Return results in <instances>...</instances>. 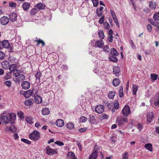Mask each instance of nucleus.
I'll return each instance as SVG.
<instances>
[{
  "instance_id": "36",
  "label": "nucleus",
  "mask_w": 159,
  "mask_h": 159,
  "mask_svg": "<svg viewBox=\"0 0 159 159\" xmlns=\"http://www.w3.org/2000/svg\"><path fill=\"white\" fill-rule=\"evenodd\" d=\"M66 127L70 129H71L74 128V125L72 123H68L66 124Z\"/></svg>"
},
{
  "instance_id": "45",
  "label": "nucleus",
  "mask_w": 159,
  "mask_h": 159,
  "mask_svg": "<svg viewBox=\"0 0 159 159\" xmlns=\"http://www.w3.org/2000/svg\"><path fill=\"white\" fill-rule=\"evenodd\" d=\"M114 107L116 109H118L119 107V104L117 100H116L114 101Z\"/></svg>"
},
{
  "instance_id": "34",
  "label": "nucleus",
  "mask_w": 159,
  "mask_h": 159,
  "mask_svg": "<svg viewBox=\"0 0 159 159\" xmlns=\"http://www.w3.org/2000/svg\"><path fill=\"white\" fill-rule=\"evenodd\" d=\"M68 156L70 159H76L74 153L73 152H70L68 153Z\"/></svg>"
},
{
  "instance_id": "13",
  "label": "nucleus",
  "mask_w": 159,
  "mask_h": 159,
  "mask_svg": "<svg viewBox=\"0 0 159 159\" xmlns=\"http://www.w3.org/2000/svg\"><path fill=\"white\" fill-rule=\"evenodd\" d=\"M1 65L2 68L5 69H9V67L10 66L9 62L7 61H3L1 63Z\"/></svg>"
},
{
  "instance_id": "61",
  "label": "nucleus",
  "mask_w": 159,
  "mask_h": 159,
  "mask_svg": "<svg viewBox=\"0 0 159 159\" xmlns=\"http://www.w3.org/2000/svg\"><path fill=\"white\" fill-rule=\"evenodd\" d=\"M113 36L112 35H109L108 36V39L110 42H111L113 41Z\"/></svg>"
},
{
  "instance_id": "1",
  "label": "nucleus",
  "mask_w": 159,
  "mask_h": 159,
  "mask_svg": "<svg viewBox=\"0 0 159 159\" xmlns=\"http://www.w3.org/2000/svg\"><path fill=\"white\" fill-rule=\"evenodd\" d=\"M11 62L12 64L10 65L9 67L10 71V72H12L13 75L16 77H17L20 75V71L17 70V65L16 63H14L13 61H12L11 60Z\"/></svg>"
},
{
  "instance_id": "52",
  "label": "nucleus",
  "mask_w": 159,
  "mask_h": 159,
  "mask_svg": "<svg viewBox=\"0 0 159 159\" xmlns=\"http://www.w3.org/2000/svg\"><path fill=\"white\" fill-rule=\"evenodd\" d=\"M11 72L10 71L9 72L7 73V75L5 76L4 78L6 80H7L10 79L11 76Z\"/></svg>"
},
{
  "instance_id": "25",
  "label": "nucleus",
  "mask_w": 159,
  "mask_h": 159,
  "mask_svg": "<svg viewBox=\"0 0 159 159\" xmlns=\"http://www.w3.org/2000/svg\"><path fill=\"white\" fill-rule=\"evenodd\" d=\"M42 114L43 115H48L50 112L48 108H43L42 110Z\"/></svg>"
},
{
  "instance_id": "54",
  "label": "nucleus",
  "mask_w": 159,
  "mask_h": 159,
  "mask_svg": "<svg viewBox=\"0 0 159 159\" xmlns=\"http://www.w3.org/2000/svg\"><path fill=\"white\" fill-rule=\"evenodd\" d=\"M41 76V73L40 72H38L36 75L35 77L36 78V79H38L39 80L40 79V77Z\"/></svg>"
},
{
  "instance_id": "22",
  "label": "nucleus",
  "mask_w": 159,
  "mask_h": 159,
  "mask_svg": "<svg viewBox=\"0 0 159 159\" xmlns=\"http://www.w3.org/2000/svg\"><path fill=\"white\" fill-rule=\"evenodd\" d=\"M120 81L117 78L114 79L112 81V84L114 86H118L120 84Z\"/></svg>"
},
{
  "instance_id": "3",
  "label": "nucleus",
  "mask_w": 159,
  "mask_h": 159,
  "mask_svg": "<svg viewBox=\"0 0 159 159\" xmlns=\"http://www.w3.org/2000/svg\"><path fill=\"white\" fill-rule=\"evenodd\" d=\"M116 123L120 126L124 125L125 123L128 122V119L126 117L120 116L117 117L116 118Z\"/></svg>"
},
{
  "instance_id": "55",
  "label": "nucleus",
  "mask_w": 159,
  "mask_h": 159,
  "mask_svg": "<svg viewBox=\"0 0 159 159\" xmlns=\"http://www.w3.org/2000/svg\"><path fill=\"white\" fill-rule=\"evenodd\" d=\"M4 84L8 87H10L11 84V82L10 81H7L5 82Z\"/></svg>"
},
{
  "instance_id": "9",
  "label": "nucleus",
  "mask_w": 159,
  "mask_h": 159,
  "mask_svg": "<svg viewBox=\"0 0 159 159\" xmlns=\"http://www.w3.org/2000/svg\"><path fill=\"white\" fill-rule=\"evenodd\" d=\"M9 21V18L6 16L2 17L0 19L1 24L3 25H6L7 24Z\"/></svg>"
},
{
  "instance_id": "31",
  "label": "nucleus",
  "mask_w": 159,
  "mask_h": 159,
  "mask_svg": "<svg viewBox=\"0 0 159 159\" xmlns=\"http://www.w3.org/2000/svg\"><path fill=\"white\" fill-rule=\"evenodd\" d=\"M154 102L155 105L159 107V93L157 94V98L154 101Z\"/></svg>"
},
{
  "instance_id": "23",
  "label": "nucleus",
  "mask_w": 159,
  "mask_h": 159,
  "mask_svg": "<svg viewBox=\"0 0 159 159\" xmlns=\"http://www.w3.org/2000/svg\"><path fill=\"white\" fill-rule=\"evenodd\" d=\"M144 147L146 149L150 152H152V146L151 143H148L146 144L145 145Z\"/></svg>"
},
{
  "instance_id": "50",
  "label": "nucleus",
  "mask_w": 159,
  "mask_h": 159,
  "mask_svg": "<svg viewBox=\"0 0 159 159\" xmlns=\"http://www.w3.org/2000/svg\"><path fill=\"white\" fill-rule=\"evenodd\" d=\"M100 117L101 119H107L108 117V116L106 114H103L100 116Z\"/></svg>"
},
{
  "instance_id": "49",
  "label": "nucleus",
  "mask_w": 159,
  "mask_h": 159,
  "mask_svg": "<svg viewBox=\"0 0 159 159\" xmlns=\"http://www.w3.org/2000/svg\"><path fill=\"white\" fill-rule=\"evenodd\" d=\"M103 51L106 52L107 53L109 52V48L108 46L105 45L102 48Z\"/></svg>"
},
{
  "instance_id": "35",
  "label": "nucleus",
  "mask_w": 159,
  "mask_h": 159,
  "mask_svg": "<svg viewBox=\"0 0 159 159\" xmlns=\"http://www.w3.org/2000/svg\"><path fill=\"white\" fill-rule=\"evenodd\" d=\"M25 104L27 106L31 105L33 104L32 101L30 99H28L24 102Z\"/></svg>"
},
{
  "instance_id": "42",
  "label": "nucleus",
  "mask_w": 159,
  "mask_h": 159,
  "mask_svg": "<svg viewBox=\"0 0 159 159\" xmlns=\"http://www.w3.org/2000/svg\"><path fill=\"white\" fill-rule=\"evenodd\" d=\"M87 120V117L82 116L79 119V121L81 122H85Z\"/></svg>"
},
{
  "instance_id": "57",
  "label": "nucleus",
  "mask_w": 159,
  "mask_h": 159,
  "mask_svg": "<svg viewBox=\"0 0 159 159\" xmlns=\"http://www.w3.org/2000/svg\"><path fill=\"white\" fill-rule=\"evenodd\" d=\"M92 2L93 3V6L95 7L97 6L98 2V0H92Z\"/></svg>"
},
{
  "instance_id": "28",
  "label": "nucleus",
  "mask_w": 159,
  "mask_h": 159,
  "mask_svg": "<svg viewBox=\"0 0 159 159\" xmlns=\"http://www.w3.org/2000/svg\"><path fill=\"white\" fill-rule=\"evenodd\" d=\"M96 119L95 116L92 115H89V122L91 123H94L96 121Z\"/></svg>"
},
{
  "instance_id": "59",
  "label": "nucleus",
  "mask_w": 159,
  "mask_h": 159,
  "mask_svg": "<svg viewBox=\"0 0 159 159\" xmlns=\"http://www.w3.org/2000/svg\"><path fill=\"white\" fill-rule=\"evenodd\" d=\"M5 57V55L2 51H0V59H3Z\"/></svg>"
},
{
  "instance_id": "29",
  "label": "nucleus",
  "mask_w": 159,
  "mask_h": 159,
  "mask_svg": "<svg viewBox=\"0 0 159 159\" xmlns=\"http://www.w3.org/2000/svg\"><path fill=\"white\" fill-rule=\"evenodd\" d=\"M17 115L20 119L22 120L24 119L25 117L24 114L23 112L21 111H18L17 113Z\"/></svg>"
},
{
  "instance_id": "39",
  "label": "nucleus",
  "mask_w": 159,
  "mask_h": 159,
  "mask_svg": "<svg viewBox=\"0 0 159 159\" xmlns=\"http://www.w3.org/2000/svg\"><path fill=\"white\" fill-rule=\"evenodd\" d=\"M35 42H38V43L37 44V45H38L40 43H42V47H43L45 45L44 42L43 40H41L40 39L35 40Z\"/></svg>"
},
{
  "instance_id": "48",
  "label": "nucleus",
  "mask_w": 159,
  "mask_h": 159,
  "mask_svg": "<svg viewBox=\"0 0 159 159\" xmlns=\"http://www.w3.org/2000/svg\"><path fill=\"white\" fill-rule=\"evenodd\" d=\"M153 18L155 20L158 21L159 20V13H156L154 15Z\"/></svg>"
},
{
  "instance_id": "26",
  "label": "nucleus",
  "mask_w": 159,
  "mask_h": 159,
  "mask_svg": "<svg viewBox=\"0 0 159 159\" xmlns=\"http://www.w3.org/2000/svg\"><path fill=\"white\" fill-rule=\"evenodd\" d=\"M116 94L115 92L114 91L109 92L108 94V97L110 99H113Z\"/></svg>"
},
{
  "instance_id": "64",
  "label": "nucleus",
  "mask_w": 159,
  "mask_h": 159,
  "mask_svg": "<svg viewBox=\"0 0 159 159\" xmlns=\"http://www.w3.org/2000/svg\"><path fill=\"white\" fill-rule=\"evenodd\" d=\"M147 29L149 32H151L152 30V26L150 24H148L147 26Z\"/></svg>"
},
{
  "instance_id": "24",
  "label": "nucleus",
  "mask_w": 159,
  "mask_h": 159,
  "mask_svg": "<svg viewBox=\"0 0 159 159\" xmlns=\"http://www.w3.org/2000/svg\"><path fill=\"white\" fill-rule=\"evenodd\" d=\"M111 55L114 56H117L118 55V52L115 48H112L111 49Z\"/></svg>"
},
{
  "instance_id": "8",
  "label": "nucleus",
  "mask_w": 159,
  "mask_h": 159,
  "mask_svg": "<svg viewBox=\"0 0 159 159\" xmlns=\"http://www.w3.org/2000/svg\"><path fill=\"white\" fill-rule=\"evenodd\" d=\"M16 119V115L15 113L11 112L9 114V122L11 124H12Z\"/></svg>"
},
{
  "instance_id": "11",
  "label": "nucleus",
  "mask_w": 159,
  "mask_h": 159,
  "mask_svg": "<svg viewBox=\"0 0 159 159\" xmlns=\"http://www.w3.org/2000/svg\"><path fill=\"white\" fill-rule=\"evenodd\" d=\"M33 90L30 89L24 93L23 95L24 97L28 98L31 96H33Z\"/></svg>"
},
{
  "instance_id": "32",
  "label": "nucleus",
  "mask_w": 159,
  "mask_h": 159,
  "mask_svg": "<svg viewBox=\"0 0 159 159\" xmlns=\"http://www.w3.org/2000/svg\"><path fill=\"white\" fill-rule=\"evenodd\" d=\"M137 85H133L132 86L133 94L135 95L136 93V92L138 90Z\"/></svg>"
},
{
  "instance_id": "58",
  "label": "nucleus",
  "mask_w": 159,
  "mask_h": 159,
  "mask_svg": "<svg viewBox=\"0 0 159 159\" xmlns=\"http://www.w3.org/2000/svg\"><path fill=\"white\" fill-rule=\"evenodd\" d=\"M151 24L152 25L156 27H157L159 28V23L158 22H151Z\"/></svg>"
},
{
  "instance_id": "47",
  "label": "nucleus",
  "mask_w": 159,
  "mask_h": 159,
  "mask_svg": "<svg viewBox=\"0 0 159 159\" xmlns=\"http://www.w3.org/2000/svg\"><path fill=\"white\" fill-rule=\"evenodd\" d=\"M37 9L35 7L32 9L30 11V14L34 15L37 12Z\"/></svg>"
},
{
  "instance_id": "17",
  "label": "nucleus",
  "mask_w": 159,
  "mask_h": 159,
  "mask_svg": "<svg viewBox=\"0 0 159 159\" xmlns=\"http://www.w3.org/2000/svg\"><path fill=\"white\" fill-rule=\"evenodd\" d=\"M113 72L116 76H118L120 72V68L118 66H115L113 68Z\"/></svg>"
},
{
  "instance_id": "56",
  "label": "nucleus",
  "mask_w": 159,
  "mask_h": 159,
  "mask_svg": "<svg viewBox=\"0 0 159 159\" xmlns=\"http://www.w3.org/2000/svg\"><path fill=\"white\" fill-rule=\"evenodd\" d=\"M21 140L23 142L28 144H30L31 143V142L30 141H29V140H27L26 139H21Z\"/></svg>"
},
{
  "instance_id": "7",
  "label": "nucleus",
  "mask_w": 159,
  "mask_h": 159,
  "mask_svg": "<svg viewBox=\"0 0 159 159\" xmlns=\"http://www.w3.org/2000/svg\"><path fill=\"white\" fill-rule=\"evenodd\" d=\"M45 149L46 152L48 155H53L57 153L55 149H52L48 146L46 147Z\"/></svg>"
},
{
  "instance_id": "14",
  "label": "nucleus",
  "mask_w": 159,
  "mask_h": 159,
  "mask_svg": "<svg viewBox=\"0 0 159 159\" xmlns=\"http://www.w3.org/2000/svg\"><path fill=\"white\" fill-rule=\"evenodd\" d=\"M56 124L57 126L61 127L64 125V121L62 120L59 119L56 121Z\"/></svg>"
},
{
  "instance_id": "60",
  "label": "nucleus",
  "mask_w": 159,
  "mask_h": 159,
  "mask_svg": "<svg viewBox=\"0 0 159 159\" xmlns=\"http://www.w3.org/2000/svg\"><path fill=\"white\" fill-rule=\"evenodd\" d=\"M128 153L127 152L125 153L123 155V159H128Z\"/></svg>"
},
{
  "instance_id": "10",
  "label": "nucleus",
  "mask_w": 159,
  "mask_h": 159,
  "mask_svg": "<svg viewBox=\"0 0 159 159\" xmlns=\"http://www.w3.org/2000/svg\"><path fill=\"white\" fill-rule=\"evenodd\" d=\"M21 85L22 88L25 89H29L30 86V84L27 81H24L21 83Z\"/></svg>"
},
{
  "instance_id": "43",
  "label": "nucleus",
  "mask_w": 159,
  "mask_h": 159,
  "mask_svg": "<svg viewBox=\"0 0 159 159\" xmlns=\"http://www.w3.org/2000/svg\"><path fill=\"white\" fill-rule=\"evenodd\" d=\"M98 35L99 36V37L101 39H102L104 38V35L103 34V32L102 31L100 30L98 32Z\"/></svg>"
},
{
  "instance_id": "5",
  "label": "nucleus",
  "mask_w": 159,
  "mask_h": 159,
  "mask_svg": "<svg viewBox=\"0 0 159 159\" xmlns=\"http://www.w3.org/2000/svg\"><path fill=\"white\" fill-rule=\"evenodd\" d=\"M4 113L1 114L0 119L1 121L3 123L5 124H8L9 123V117L7 116L3 115Z\"/></svg>"
},
{
  "instance_id": "12",
  "label": "nucleus",
  "mask_w": 159,
  "mask_h": 159,
  "mask_svg": "<svg viewBox=\"0 0 159 159\" xmlns=\"http://www.w3.org/2000/svg\"><path fill=\"white\" fill-rule=\"evenodd\" d=\"M104 45V43L102 40H100L97 41L95 43V47L101 48Z\"/></svg>"
},
{
  "instance_id": "46",
  "label": "nucleus",
  "mask_w": 159,
  "mask_h": 159,
  "mask_svg": "<svg viewBox=\"0 0 159 159\" xmlns=\"http://www.w3.org/2000/svg\"><path fill=\"white\" fill-rule=\"evenodd\" d=\"M104 27L107 30H109L110 26L109 24L107 22H105L103 24Z\"/></svg>"
},
{
  "instance_id": "27",
  "label": "nucleus",
  "mask_w": 159,
  "mask_h": 159,
  "mask_svg": "<svg viewBox=\"0 0 159 159\" xmlns=\"http://www.w3.org/2000/svg\"><path fill=\"white\" fill-rule=\"evenodd\" d=\"M153 117V114L152 113L148 115L147 122H148V123H150L152 122Z\"/></svg>"
},
{
  "instance_id": "16",
  "label": "nucleus",
  "mask_w": 159,
  "mask_h": 159,
  "mask_svg": "<svg viewBox=\"0 0 159 159\" xmlns=\"http://www.w3.org/2000/svg\"><path fill=\"white\" fill-rule=\"evenodd\" d=\"M30 4L29 3L25 2L23 3L22 7L24 11H27L30 8Z\"/></svg>"
},
{
  "instance_id": "33",
  "label": "nucleus",
  "mask_w": 159,
  "mask_h": 159,
  "mask_svg": "<svg viewBox=\"0 0 159 159\" xmlns=\"http://www.w3.org/2000/svg\"><path fill=\"white\" fill-rule=\"evenodd\" d=\"M26 121L29 124H32L33 123V119L31 116H27L25 119Z\"/></svg>"
},
{
  "instance_id": "63",
  "label": "nucleus",
  "mask_w": 159,
  "mask_h": 159,
  "mask_svg": "<svg viewBox=\"0 0 159 159\" xmlns=\"http://www.w3.org/2000/svg\"><path fill=\"white\" fill-rule=\"evenodd\" d=\"M110 11H111V15L113 18H114L116 17L114 11L112 10H111Z\"/></svg>"
},
{
  "instance_id": "51",
  "label": "nucleus",
  "mask_w": 159,
  "mask_h": 159,
  "mask_svg": "<svg viewBox=\"0 0 159 159\" xmlns=\"http://www.w3.org/2000/svg\"><path fill=\"white\" fill-rule=\"evenodd\" d=\"M102 11L99 10V9L98 8L96 10V14L98 17H100L102 16Z\"/></svg>"
},
{
  "instance_id": "30",
  "label": "nucleus",
  "mask_w": 159,
  "mask_h": 159,
  "mask_svg": "<svg viewBox=\"0 0 159 159\" xmlns=\"http://www.w3.org/2000/svg\"><path fill=\"white\" fill-rule=\"evenodd\" d=\"M119 95L120 98H122L123 96V88L122 86H120L119 87Z\"/></svg>"
},
{
  "instance_id": "6",
  "label": "nucleus",
  "mask_w": 159,
  "mask_h": 159,
  "mask_svg": "<svg viewBox=\"0 0 159 159\" xmlns=\"http://www.w3.org/2000/svg\"><path fill=\"white\" fill-rule=\"evenodd\" d=\"M104 107L103 105H99L95 107V111L97 113L101 114L104 111Z\"/></svg>"
},
{
  "instance_id": "19",
  "label": "nucleus",
  "mask_w": 159,
  "mask_h": 159,
  "mask_svg": "<svg viewBox=\"0 0 159 159\" xmlns=\"http://www.w3.org/2000/svg\"><path fill=\"white\" fill-rule=\"evenodd\" d=\"M98 155V152L95 151L89 156V159H96Z\"/></svg>"
},
{
  "instance_id": "53",
  "label": "nucleus",
  "mask_w": 159,
  "mask_h": 159,
  "mask_svg": "<svg viewBox=\"0 0 159 159\" xmlns=\"http://www.w3.org/2000/svg\"><path fill=\"white\" fill-rule=\"evenodd\" d=\"M105 19V16H103L102 17L100 18L99 20V23L100 24H102L104 23Z\"/></svg>"
},
{
  "instance_id": "21",
  "label": "nucleus",
  "mask_w": 159,
  "mask_h": 159,
  "mask_svg": "<svg viewBox=\"0 0 159 159\" xmlns=\"http://www.w3.org/2000/svg\"><path fill=\"white\" fill-rule=\"evenodd\" d=\"M37 9L38 8L39 9L43 10L45 8V5L42 3H39L37 4L35 6Z\"/></svg>"
},
{
  "instance_id": "62",
  "label": "nucleus",
  "mask_w": 159,
  "mask_h": 159,
  "mask_svg": "<svg viewBox=\"0 0 159 159\" xmlns=\"http://www.w3.org/2000/svg\"><path fill=\"white\" fill-rule=\"evenodd\" d=\"M16 6V4L15 3L11 2L9 3V6L11 7H15Z\"/></svg>"
},
{
  "instance_id": "38",
  "label": "nucleus",
  "mask_w": 159,
  "mask_h": 159,
  "mask_svg": "<svg viewBox=\"0 0 159 159\" xmlns=\"http://www.w3.org/2000/svg\"><path fill=\"white\" fill-rule=\"evenodd\" d=\"M115 56H111L109 57V59L110 61H111L114 62H117L118 61L117 58L115 57Z\"/></svg>"
},
{
  "instance_id": "15",
  "label": "nucleus",
  "mask_w": 159,
  "mask_h": 159,
  "mask_svg": "<svg viewBox=\"0 0 159 159\" xmlns=\"http://www.w3.org/2000/svg\"><path fill=\"white\" fill-rule=\"evenodd\" d=\"M9 18L11 21L14 22L17 19V15L15 13H11L9 15Z\"/></svg>"
},
{
  "instance_id": "20",
  "label": "nucleus",
  "mask_w": 159,
  "mask_h": 159,
  "mask_svg": "<svg viewBox=\"0 0 159 159\" xmlns=\"http://www.w3.org/2000/svg\"><path fill=\"white\" fill-rule=\"evenodd\" d=\"M35 102L36 103H41L42 102V98L39 95H37L35 97Z\"/></svg>"
},
{
  "instance_id": "40",
  "label": "nucleus",
  "mask_w": 159,
  "mask_h": 159,
  "mask_svg": "<svg viewBox=\"0 0 159 159\" xmlns=\"http://www.w3.org/2000/svg\"><path fill=\"white\" fill-rule=\"evenodd\" d=\"M8 129L10 130L13 133H16L17 131V129L15 126L14 125L12 126V127L11 128L10 127H9Z\"/></svg>"
},
{
  "instance_id": "44",
  "label": "nucleus",
  "mask_w": 159,
  "mask_h": 159,
  "mask_svg": "<svg viewBox=\"0 0 159 159\" xmlns=\"http://www.w3.org/2000/svg\"><path fill=\"white\" fill-rule=\"evenodd\" d=\"M20 75L17 77L18 78V80H24L25 79V76L23 74L20 75Z\"/></svg>"
},
{
  "instance_id": "37",
  "label": "nucleus",
  "mask_w": 159,
  "mask_h": 159,
  "mask_svg": "<svg viewBox=\"0 0 159 159\" xmlns=\"http://www.w3.org/2000/svg\"><path fill=\"white\" fill-rule=\"evenodd\" d=\"M158 75L155 74H151L150 75L151 78L153 81L156 80L158 77Z\"/></svg>"
},
{
  "instance_id": "18",
  "label": "nucleus",
  "mask_w": 159,
  "mask_h": 159,
  "mask_svg": "<svg viewBox=\"0 0 159 159\" xmlns=\"http://www.w3.org/2000/svg\"><path fill=\"white\" fill-rule=\"evenodd\" d=\"M3 48H7L10 47V43L8 40H5L2 42Z\"/></svg>"
},
{
  "instance_id": "41",
  "label": "nucleus",
  "mask_w": 159,
  "mask_h": 159,
  "mask_svg": "<svg viewBox=\"0 0 159 159\" xmlns=\"http://www.w3.org/2000/svg\"><path fill=\"white\" fill-rule=\"evenodd\" d=\"M149 6L151 9H153L156 8V4L154 2H151L149 3Z\"/></svg>"
},
{
  "instance_id": "2",
  "label": "nucleus",
  "mask_w": 159,
  "mask_h": 159,
  "mask_svg": "<svg viewBox=\"0 0 159 159\" xmlns=\"http://www.w3.org/2000/svg\"><path fill=\"white\" fill-rule=\"evenodd\" d=\"M40 136L39 133L35 130L29 135V138L32 140L37 141L40 138Z\"/></svg>"
},
{
  "instance_id": "4",
  "label": "nucleus",
  "mask_w": 159,
  "mask_h": 159,
  "mask_svg": "<svg viewBox=\"0 0 159 159\" xmlns=\"http://www.w3.org/2000/svg\"><path fill=\"white\" fill-rule=\"evenodd\" d=\"M121 112L124 116H127L130 113L129 106L128 105H125Z\"/></svg>"
}]
</instances>
